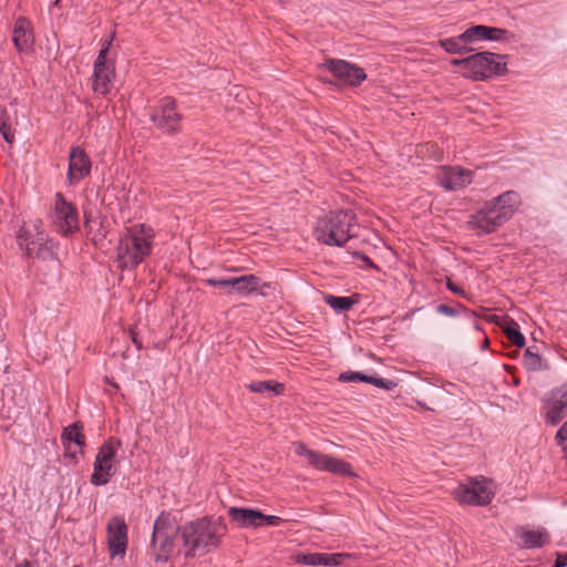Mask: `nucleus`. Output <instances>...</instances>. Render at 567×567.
<instances>
[{"mask_svg": "<svg viewBox=\"0 0 567 567\" xmlns=\"http://www.w3.org/2000/svg\"><path fill=\"white\" fill-rule=\"evenodd\" d=\"M495 495L492 482L485 477L470 478L460 483L453 491V496L461 504L484 506L492 502Z\"/></svg>", "mask_w": 567, "mask_h": 567, "instance_id": "8", "label": "nucleus"}, {"mask_svg": "<svg viewBox=\"0 0 567 567\" xmlns=\"http://www.w3.org/2000/svg\"><path fill=\"white\" fill-rule=\"evenodd\" d=\"M113 38H114V34L110 35V38L104 40V42L102 44V48H101L100 51H104V59H106V56H107V52H109L110 47L112 44Z\"/></svg>", "mask_w": 567, "mask_h": 567, "instance_id": "42", "label": "nucleus"}, {"mask_svg": "<svg viewBox=\"0 0 567 567\" xmlns=\"http://www.w3.org/2000/svg\"><path fill=\"white\" fill-rule=\"evenodd\" d=\"M151 121L153 124L166 134H175L181 130L182 115L177 111L176 102L171 96L163 97L154 106Z\"/></svg>", "mask_w": 567, "mask_h": 567, "instance_id": "10", "label": "nucleus"}, {"mask_svg": "<svg viewBox=\"0 0 567 567\" xmlns=\"http://www.w3.org/2000/svg\"><path fill=\"white\" fill-rule=\"evenodd\" d=\"M340 83L358 86L365 79L364 70L346 60L329 59L322 64Z\"/></svg>", "mask_w": 567, "mask_h": 567, "instance_id": "13", "label": "nucleus"}, {"mask_svg": "<svg viewBox=\"0 0 567 567\" xmlns=\"http://www.w3.org/2000/svg\"><path fill=\"white\" fill-rule=\"evenodd\" d=\"M12 41L20 52L28 51L33 42L30 22L25 18H18L13 25Z\"/></svg>", "mask_w": 567, "mask_h": 567, "instance_id": "21", "label": "nucleus"}, {"mask_svg": "<svg viewBox=\"0 0 567 567\" xmlns=\"http://www.w3.org/2000/svg\"><path fill=\"white\" fill-rule=\"evenodd\" d=\"M121 441L109 437L99 449L93 464L91 483L95 486L105 485L115 472L116 455L121 447Z\"/></svg>", "mask_w": 567, "mask_h": 567, "instance_id": "7", "label": "nucleus"}, {"mask_svg": "<svg viewBox=\"0 0 567 567\" xmlns=\"http://www.w3.org/2000/svg\"><path fill=\"white\" fill-rule=\"evenodd\" d=\"M247 386L254 393L272 392L276 395H280L285 390V385L282 383L272 380L254 381Z\"/></svg>", "mask_w": 567, "mask_h": 567, "instance_id": "27", "label": "nucleus"}, {"mask_svg": "<svg viewBox=\"0 0 567 567\" xmlns=\"http://www.w3.org/2000/svg\"><path fill=\"white\" fill-rule=\"evenodd\" d=\"M130 336H131L132 342L136 346V348L138 350L142 349L143 346L137 337V333L134 330H130Z\"/></svg>", "mask_w": 567, "mask_h": 567, "instance_id": "44", "label": "nucleus"}, {"mask_svg": "<svg viewBox=\"0 0 567 567\" xmlns=\"http://www.w3.org/2000/svg\"><path fill=\"white\" fill-rule=\"evenodd\" d=\"M507 220L508 212L498 210L495 205L488 202L471 216L468 226L471 229H477L482 234H489Z\"/></svg>", "mask_w": 567, "mask_h": 567, "instance_id": "11", "label": "nucleus"}, {"mask_svg": "<svg viewBox=\"0 0 567 567\" xmlns=\"http://www.w3.org/2000/svg\"><path fill=\"white\" fill-rule=\"evenodd\" d=\"M282 522L281 517L276 515H266L261 512V527L278 526Z\"/></svg>", "mask_w": 567, "mask_h": 567, "instance_id": "38", "label": "nucleus"}, {"mask_svg": "<svg viewBox=\"0 0 567 567\" xmlns=\"http://www.w3.org/2000/svg\"><path fill=\"white\" fill-rule=\"evenodd\" d=\"M504 332L507 339L518 348H523L526 343L525 337L520 333L518 324L511 320L505 327Z\"/></svg>", "mask_w": 567, "mask_h": 567, "instance_id": "28", "label": "nucleus"}, {"mask_svg": "<svg viewBox=\"0 0 567 567\" xmlns=\"http://www.w3.org/2000/svg\"><path fill=\"white\" fill-rule=\"evenodd\" d=\"M567 415V384L553 392L551 402L546 412V422L550 425L558 424Z\"/></svg>", "mask_w": 567, "mask_h": 567, "instance_id": "18", "label": "nucleus"}, {"mask_svg": "<svg viewBox=\"0 0 567 567\" xmlns=\"http://www.w3.org/2000/svg\"><path fill=\"white\" fill-rule=\"evenodd\" d=\"M507 72V63L504 55L480 52L468 56L466 71L463 76L475 81H483L493 76H501Z\"/></svg>", "mask_w": 567, "mask_h": 567, "instance_id": "5", "label": "nucleus"}, {"mask_svg": "<svg viewBox=\"0 0 567 567\" xmlns=\"http://www.w3.org/2000/svg\"><path fill=\"white\" fill-rule=\"evenodd\" d=\"M181 528L169 513L163 512L155 519L151 542V556L155 561L166 563L173 557Z\"/></svg>", "mask_w": 567, "mask_h": 567, "instance_id": "4", "label": "nucleus"}, {"mask_svg": "<svg viewBox=\"0 0 567 567\" xmlns=\"http://www.w3.org/2000/svg\"><path fill=\"white\" fill-rule=\"evenodd\" d=\"M228 516L240 528H260L261 512L246 507H230Z\"/></svg>", "mask_w": 567, "mask_h": 567, "instance_id": "20", "label": "nucleus"}, {"mask_svg": "<svg viewBox=\"0 0 567 567\" xmlns=\"http://www.w3.org/2000/svg\"><path fill=\"white\" fill-rule=\"evenodd\" d=\"M566 566H567V553L566 554H557L554 567H566Z\"/></svg>", "mask_w": 567, "mask_h": 567, "instance_id": "41", "label": "nucleus"}, {"mask_svg": "<svg viewBox=\"0 0 567 567\" xmlns=\"http://www.w3.org/2000/svg\"><path fill=\"white\" fill-rule=\"evenodd\" d=\"M354 257H355V258H358V259H361V260H363V261H367V262L371 264L370 258H369L367 255H364V254L355 252V254H354Z\"/></svg>", "mask_w": 567, "mask_h": 567, "instance_id": "45", "label": "nucleus"}, {"mask_svg": "<svg viewBox=\"0 0 567 567\" xmlns=\"http://www.w3.org/2000/svg\"><path fill=\"white\" fill-rule=\"evenodd\" d=\"M339 381L341 382H357V381H360V382H365V383H370V384H373L378 388H381V389H385V390H392L396 386V383L392 380H388V379H382V378H379V377H372V375H367L362 372H353V371H349V372H343L339 375Z\"/></svg>", "mask_w": 567, "mask_h": 567, "instance_id": "22", "label": "nucleus"}, {"mask_svg": "<svg viewBox=\"0 0 567 567\" xmlns=\"http://www.w3.org/2000/svg\"><path fill=\"white\" fill-rule=\"evenodd\" d=\"M115 78L114 63L104 59V51H100L94 62L93 90L105 95L110 92Z\"/></svg>", "mask_w": 567, "mask_h": 567, "instance_id": "15", "label": "nucleus"}, {"mask_svg": "<svg viewBox=\"0 0 567 567\" xmlns=\"http://www.w3.org/2000/svg\"><path fill=\"white\" fill-rule=\"evenodd\" d=\"M52 219L58 230L64 236L79 229V216L76 207L66 202L61 193L55 194Z\"/></svg>", "mask_w": 567, "mask_h": 567, "instance_id": "12", "label": "nucleus"}, {"mask_svg": "<svg viewBox=\"0 0 567 567\" xmlns=\"http://www.w3.org/2000/svg\"><path fill=\"white\" fill-rule=\"evenodd\" d=\"M154 231L145 225L135 226L126 231L117 246V258L121 267L134 268L141 264L152 249Z\"/></svg>", "mask_w": 567, "mask_h": 567, "instance_id": "3", "label": "nucleus"}, {"mask_svg": "<svg viewBox=\"0 0 567 567\" xmlns=\"http://www.w3.org/2000/svg\"><path fill=\"white\" fill-rule=\"evenodd\" d=\"M465 40L461 39V34L456 38H447L440 41L441 47L449 53L460 54L467 51V48L463 45Z\"/></svg>", "mask_w": 567, "mask_h": 567, "instance_id": "29", "label": "nucleus"}, {"mask_svg": "<svg viewBox=\"0 0 567 567\" xmlns=\"http://www.w3.org/2000/svg\"><path fill=\"white\" fill-rule=\"evenodd\" d=\"M226 530L227 527L220 518L203 517L184 524L181 528V537L185 556H202L212 548L218 547Z\"/></svg>", "mask_w": 567, "mask_h": 567, "instance_id": "1", "label": "nucleus"}, {"mask_svg": "<svg viewBox=\"0 0 567 567\" xmlns=\"http://www.w3.org/2000/svg\"><path fill=\"white\" fill-rule=\"evenodd\" d=\"M468 61V56L464 59H454L451 61V64L454 66H462V72L466 71V62Z\"/></svg>", "mask_w": 567, "mask_h": 567, "instance_id": "43", "label": "nucleus"}, {"mask_svg": "<svg viewBox=\"0 0 567 567\" xmlns=\"http://www.w3.org/2000/svg\"><path fill=\"white\" fill-rule=\"evenodd\" d=\"M461 39L465 40V43L485 40V25H474L468 28L461 34Z\"/></svg>", "mask_w": 567, "mask_h": 567, "instance_id": "32", "label": "nucleus"}, {"mask_svg": "<svg viewBox=\"0 0 567 567\" xmlns=\"http://www.w3.org/2000/svg\"><path fill=\"white\" fill-rule=\"evenodd\" d=\"M357 226L355 214L351 209H340L320 217L313 236L323 245L342 247L355 236Z\"/></svg>", "mask_w": 567, "mask_h": 567, "instance_id": "2", "label": "nucleus"}, {"mask_svg": "<svg viewBox=\"0 0 567 567\" xmlns=\"http://www.w3.org/2000/svg\"><path fill=\"white\" fill-rule=\"evenodd\" d=\"M16 567H30V563L24 559L20 564L16 565Z\"/></svg>", "mask_w": 567, "mask_h": 567, "instance_id": "46", "label": "nucleus"}, {"mask_svg": "<svg viewBox=\"0 0 567 567\" xmlns=\"http://www.w3.org/2000/svg\"><path fill=\"white\" fill-rule=\"evenodd\" d=\"M91 172V161L87 154L79 148L73 147L70 153L68 178L70 183L81 181Z\"/></svg>", "mask_w": 567, "mask_h": 567, "instance_id": "17", "label": "nucleus"}, {"mask_svg": "<svg viewBox=\"0 0 567 567\" xmlns=\"http://www.w3.org/2000/svg\"><path fill=\"white\" fill-rule=\"evenodd\" d=\"M557 444L561 447L564 454L567 456V421L558 430L556 434Z\"/></svg>", "mask_w": 567, "mask_h": 567, "instance_id": "37", "label": "nucleus"}, {"mask_svg": "<svg viewBox=\"0 0 567 567\" xmlns=\"http://www.w3.org/2000/svg\"><path fill=\"white\" fill-rule=\"evenodd\" d=\"M18 244L28 256L42 260H56L55 244L45 233L39 229L35 223L32 228L22 227L18 235Z\"/></svg>", "mask_w": 567, "mask_h": 567, "instance_id": "6", "label": "nucleus"}, {"mask_svg": "<svg viewBox=\"0 0 567 567\" xmlns=\"http://www.w3.org/2000/svg\"><path fill=\"white\" fill-rule=\"evenodd\" d=\"M507 31L499 28L485 25V40H502Z\"/></svg>", "mask_w": 567, "mask_h": 567, "instance_id": "36", "label": "nucleus"}, {"mask_svg": "<svg viewBox=\"0 0 567 567\" xmlns=\"http://www.w3.org/2000/svg\"><path fill=\"white\" fill-rule=\"evenodd\" d=\"M296 563L309 566H323L324 553L299 554L296 556Z\"/></svg>", "mask_w": 567, "mask_h": 567, "instance_id": "31", "label": "nucleus"}, {"mask_svg": "<svg viewBox=\"0 0 567 567\" xmlns=\"http://www.w3.org/2000/svg\"><path fill=\"white\" fill-rule=\"evenodd\" d=\"M107 544L112 558H123L127 548V525L121 516H115L107 523Z\"/></svg>", "mask_w": 567, "mask_h": 567, "instance_id": "14", "label": "nucleus"}, {"mask_svg": "<svg viewBox=\"0 0 567 567\" xmlns=\"http://www.w3.org/2000/svg\"><path fill=\"white\" fill-rule=\"evenodd\" d=\"M206 285L210 287H220L234 290V277L229 278H209L205 280Z\"/></svg>", "mask_w": 567, "mask_h": 567, "instance_id": "33", "label": "nucleus"}, {"mask_svg": "<svg viewBox=\"0 0 567 567\" xmlns=\"http://www.w3.org/2000/svg\"><path fill=\"white\" fill-rule=\"evenodd\" d=\"M324 302L330 306L336 312L342 313L350 310L358 299L353 297H338L332 295L324 296Z\"/></svg>", "mask_w": 567, "mask_h": 567, "instance_id": "26", "label": "nucleus"}, {"mask_svg": "<svg viewBox=\"0 0 567 567\" xmlns=\"http://www.w3.org/2000/svg\"><path fill=\"white\" fill-rule=\"evenodd\" d=\"M473 172L460 166L443 167L437 175L439 184L449 192L462 189L472 183Z\"/></svg>", "mask_w": 567, "mask_h": 567, "instance_id": "16", "label": "nucleus"}, {"mask_svg": "<svg viewBox=\"0 0 567 567\" xmlns=\"http://www.w3.org/2000/svg\"><path fill=\"white\" fill-rule=\"evenodd\" d=\"M82 430L83 425L80 422H75L64 429L62 440L68 449H70L71 443H74L80 447L84 446L85 436L82 433Z\"/></svg>", "mask_w": 567, "mask_h": 567, "instance_id": "25", "label": "nucleus"}, {"mask_svg": "<svg viewBox=\"0 0 567 567\" xmlns=\"http://www.w3.org/2000/svg\"><path fill=\"white\" fill-rule=\"evenodd\" d=\"M234 290L236 293L247 296L260 289L259 295L266 296V289H271L270 282H261V279L255 275H244L234 277Z\"/></svg>", "mask_w": 567, "mask_h": 567, "instance_id": "19", "label": "nucleus"}, {"mask_svg": "<svg viewBox=\"0 0 567 567\" xmlns=\"http://www.w3.org/2000/svg\"><path fill=\"white\" fill-rule=\"evenodd\" d=\"M61 0H54V6H58Z\"/></svg>", "mask_w": 567, "mask_h": 567, "instance_id": "47", "label": "nucleus"}, {"mask_svg": "<svg viewBox=\"0 0 567 567\" xmlns=\"http://www.w3.org/2000/svg\"><path fill=\"white\" fill-rule=\"evenodd\" d=\"M524 365L530 371H539L543 368L542 357L528 348L523 357Z\"/></svg>", "mask_w": 567, "mask_h": 567, "instance_id": "30", "label": "nucleus"}, {"mask_svg": "<svg viewBox=\"0 0 567 567\" xmlns=\"http://www.w3.org/2000/svg\"><path fill=\"white\" fill-rule=\"evenodd\" d=\"M491 203L495 205L498 210L508 212L509 219L519 204V195L514 190H508L491 200Z\"/></svg>", "mask_w": 567, "mask_h": 567, "instance_id": "24", "label": "nucleus"}, {"mask_svg": "<svg viewBox=\"0 0 567 567\" xmlns=\"http://www.w3.org/2000/svg\"><path fill=\"white\" fill-rule=\"evenodd\" d=\"M350 554H328L324 553V564L323 566H339L344 558H349Z\"/></svg>", "mask_w": 567, "mask_h": 567, "instance_id": "35", "label": "nucleus"}, {"mask_svg": "<svg viewBox=\"0 0 567 567\" xmlns=\"http://www.w3.org/2000/svg\"><path fill=\"white\" fill-rule=\"evenodd\" d=\"M519 537L525 548L543 547L548 540V534L545 528L537 530L522 528Z\"/></svg>", "mask_w": 567, "mask_h": 567, "instance_id": "23", "label": "nucleus"}, {"mask_svg": "<svg viewBox=\"0 0 567 567\" xmlns=\"http://www.w3.org/2000/svg\"><path fill=\"white\" fill-rule=\"evenodd\" d=\"M0 132L3 138L11 144L14 140V134L11 132V128L6 125V123L0 124Z\"/></svg>", "mask_w": 567, "mask_h": 567, "instance_id": "39", "label": "nucleus"}, {"mask_svg": "<svg viewBox=\"0 0 567 567\" xmlns=\"http://www.w3.org/2000/svg\"><path fill=\"white\" fill-rule=\"evenodd\" d=\"M446 287L453 293L460 295L462 297L466 296L465 291L458 286H456L454 282H452L450 279H447L446 281Z\"/></svg>", "mask_w": 567, "mask_h": 567, "instance_id": "40", "label": "nucleus"}, {"mask_svg": "<svg viewBox=\"0 0 567 567\" xmlns=\"http://www.w3.org/2000/svg\"><path fill=\"white\" fill-rule=\"evenodd\" d=\"M436 311L439 313H442V315H445L447 317H456L457 315H460V312H466L467 309L462 306V305H457V307H450L447 305H439L437 308H436Z\"/></svg>", "mask_w": 567, "mask_h": 567, "instance_id": "34", "label": "nucleus"}, {"mask_svg": "<svg viewBox=\"0 0 567 567\" xmlns=\"http://www.w3.org/2000/svg\"><path fill=\"white\" fill-rule=\"evenodd\" d=\"M293 446L295 453L298 456L305 457L309 465L318 471H326L332 474H340L349 477L354 476L351 465L342 460L328 454H322L313 450H309L302 442H295Z\"/></svg>", "mask_w": 567, "mask_h": 567, "instance_id": "9", "label": "nucleus"}]
</instances>
